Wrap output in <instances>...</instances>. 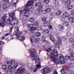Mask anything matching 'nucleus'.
I'll return each mask as SVG.
<instances>
[{
    "label": "nucleus",
    "mask_w": 74,
    "mask_h": 74,
    "mask_svg": "<svg viewBox=\"0 0 74 74\" xmlns=\"http://www.w3.org/2000/svg\"><path fill=\"white\" fill-rule=\"evenodd\" d=\"M73 49H70L69 50V53H71L70 54H71V53H74V52H73Z\"/></svg>",
    "instance_id": "nucleus-48"
},
{
    "label": "nucleus",
    "mask_w": 74,
    "mask_h": 74,
    "mask_svg": "<svg viewBox=\"0 0 74 74\" xmlns=\"http://www.w3.org/2000/svg\"><path fill=\"white\" fill-rule=\"evenodd\" d=\"M42 38L41 39L42 42H45V39L46 38V36L44 35L42 36Z\"/></svg>",
    "instance_id": "nucleus-24"
},
{
    "label": "nucleus",
    "mask_w": 74,
    "mask_h": 74,
    "mask_svg": "<svg viewBox=\"0 0 74 74\" xmlns=\"http://www.w3.org/2000/svg\"><path fill=\"white\" fill-rule=\"evenodd\" d=\"M2 7L3 8V9H6L7 8H8V6L7 5H4L3 6H2Z\"/></svg>",
    "instance_id": "nucleus-45"
},
{
    "label": "nucleus",
    "mask_w": 74,
    "mask_h": 74,
    "mask_svg": "<svg viewBox=\"0 0 74 74\" xmlns=\"http://www.w3.org/2000/svg\"><path fill=\"white\" fill-rule=\"evenodd\" d=\"M58 42L57 43V42H56V43L55 45L56 48H59V47H60V44H61V43H62V42L59 38L58 39Z\"/></svg>",
    "instance_id": "nucleus-12"
},
{
    "label": "nucleus",
    "mask_w": 74,
    "mask_h": 74,
    "mask_svg": "<svg viewBox=\"0 0 74 74\" xmlns=\"http://www.w3.org/2000/svg\"><path fill=\"white\" fill-rule=\"evenodd\" d=\"M66 39H67V38L66 37H63L62 38V40L63 41H65V40H66Z\"/></svg>",
    "instance_id": "nucleus-47"
},
{
    "label": "nucleus",
    "mask_w": 74,
    "mask_h": 74,
    "mask_svg": "<svg viewBox=\"0 0 74 74\" xmlns=\"http://www.w3.org/2000/svg\"><path fill=\"white\" fill-rule=\"evenodd\" d=\"M52 71L53 70V67H51L50 69L49 68H46L43 69L41 71V72L43 74H46V73H48L49 71Z\"/></svg>",
    "instance_id": "nucleus-2"
},
{
    "label": "nucleus",
    "mask_w": 74,
    "mask_h": 74,
    "mask_svg": "<svg viewBox=\"0 0 74 74\" xmlns=\"http://www.w3.org/2000/svg\"><path fill=\"white\" fill-rule=\"evenodd\" d=\"M34 26H33L32 27H31V28L29 30V31L30 32V30H32V31H33V30H34L35 29H36V28L34 27Z\"/></svg>",
    "instance_id": "nucleus-33"
},
{
    "label": "nucleus",
    "mask_w": 74,
    "mask_h": 74,
    "mask_svg": "<svg viewBox=\"0 0 74 74\" xmlns=\"http://www.w3.org/2000/svg\"><path fill=\"white\" fill-rule=\"evenodd\" d=\"M37 69H36L35 68V69L34 70V73L36 72V71H37Z\"/></svg>",
    "instance_id": "nucleus-64"
},
{
    "label": "nucleus",
    "mask_w": 74,
    "mask_h": 74,
    "mask_svg": "<svg viewBox=\"0 0 74 74\" xmlns=\"http://www.w3.org/2000/svg\"><path fill=\"white\" fill-rule=\"evenodd\" d=\"M46 4V7H49V5L48 4Z\"/></svg>",
    "instance_id": "nucleus-62"
},
{
    "label": "nucleus",
    "mask_w": 74,
    "mask_h": 74,
    "mask_svg": "<svg viewBox=\"0 0 74 74\" xmlns=\"http://www.w3.org/2000/svg\"><path fill=\"white\" fill-rule=\"evenodd\" d=\"M70 56H66L65 57V59L66 60H69V59H70Z\"/></svg>",
    "instance_id": "nucleus-42"
},
{
    "label": "nucleus",
    "mask_w": 74,
    "mask_h": 74,
    "mask_svg": "<svg viewBox=\"0 0 74 74\" xmlns=\"http://www.w3.org/2000/svg\"><path fill=\"white\" fill-rule=\"evenodd\" d=\"M55 6L52 5L51 6V8L52 9H54V8H55Z\"/></svg>",
    "instance_id": "nucleus-56"
},
{
    "label": "nucleus",
    "mask_w": 74,
    "mask_h": 74,
    "mask_svg": "<svg viewBox=\"0 0 74 74\" xmlns=\"http://www.w3.org/2000/svg\"><path fill=\"white\" fill-rule=\"evenodd\" d=\"M53 74H58V72H57V71H55L53 73Z\"/></svg>",
    "instance_id": "nucleus-54"
},
{
    "label": "nucleus",
    "mask_w": 74,
    "mask_h": 74,
    "mask_svg": "<svg viewBox=\"0 0 74 74\" xmlns=\"http://www.w3.org/2000/svg\"><path fill=\"white\" fill-rule=\"evenodd\" d=\"M59 59L61 62V64H63V63H64L65 61H64V57H63V56H62Z\"/></svg>",
    "instance_id": "nucleus-13"
},
{
    "label": "nucleus",
    "mask_w": 74,
    "mask_h": 74,
    "mask_svg": "<svg viewBox=\"0 0 74 74\" xmlns=\"http://www.w3.org/2000/svg\"><path fill=\"white\" fill-rule=\"evenodd\" d=\"M5 65H3L2 66V69L5 72L7 73H8V71H7V66H9V62H7L5 63Z\"/></svg>",
    "instance_id": "nucleus-8"
},
{
    "label": "nucleus",
    "mask_w": 74,
    "mask_h": 74,
    "mask_svg": "<svg viewBox=\"0 0 74 74\" xmlns=\"http://www.w3.org/2000/svg\"><path fill=\"white\" fill-rule=\"evenodd\" d=\"M31 55L32 56V59L33 60H34V59L33 58L35 59L36 58H36H37V56H35V53L33 52H32V53H31Z\"/></svg>",
    "instance_id": "nucleus-16"
},
{
    "label": "nucleus",
    "mask_w": 74,
    "mask_h": 74,
    "mask_svg": "<svg viewBox=\"0 0 74 74\" xmlns=\"http://www.w3.org/2000/svg\"><path fill=\"white\" fill-rule=\"evenodd\" d=\"M30 32L31 34H34V32H33V31L31 30V32Z\"/></svg>",
    "instance_id": "nucleus-57"
},
{
    "label": "nucleus",
    "mask_w": 74,
    "mask_h": 74,
    "mask_svg": "<svg viewBox=\"0 0 74 74\" xmlns=\"http://www.w3.org/2000/svg\"><path fill=\"white\" fill-rule=\"evenodd\" d=\"M35 19L34 18H30L29 19V22H30L33 23Z\"/></svg>",
    "instance_id": "nucleus-27"
},
{
    "label": "nucleus",
    "mask_w": 74,
    "mask_h": 74,
    "mask_svg": "<svg viewBox=\"0 0 74 74\" xmlns=\"http://www.w3.org/2000/svg\"><path fill=\"white\" fill-rule=\"evenodd\" d=\"M36 36L37 37H40V36H41V34L40 32H36Z\"/></svg>",
    "instance_id": "nucleus-41"
},
{
    "label": "nucleus",
    "mask_w": 74,
    "mask_h": 74,
    "mask_svg": "<svg viewBox=\"0 0 74 74\" xmlns=\"http://www.w3.org/2000/svg\"><path fill=\"white\" fill-rule=\"evenodd\" d=\"M56 57H54L50 58L51 60L53 62H55V64H59L60 63L61 64V62L60 61L59 59H57Z\"/></svg>",
    "instance_id": "nucleus-6"
},
{
    "label": "nucleus",
    "mask_w": 74,
    "mask_h": 74,
    "mask_svg": "<svg viewBox=\"0 0 74 74\" xmlns=\"http://www.w3.org/2000/svg\"><path fill=\"white\" fill-rule=\"evenodd\" d=\"M17 67H18V64H15L14 65V66L12 67V69L13 70H15L17 68Z\"/></svg>",
    "instance_id": "nucleus-28"
},
{
    "label": "nucleus",
    "mask_w": 74,
    "mask_h": 74,
    "mask_svg": "<svg viewBox=\"0 0 74 74\" xmlns=\"http://www.w3.org/2000/svg\"><path fill=\"white\" fill-rule=\"evenodd\" d=\"M71 3V1L69 0H68L66 1L65 2L66 5H70Z\"/></svg>",
    "instance_id": "nucleus-25"
},
{
    "label": "nucleus",
    "mask_w": 74,
    "mask_h": 74,
    "mask_svg": "<svg viewBox=\"0 0 74 74\" xmlns=\"http://www.w3.org/2000/svg\"><path fill=\"white\" fill-rule=\"evenodd\" d=\"M72 6H71L70 5H69L67 7V9L68 10H71L72 9Z\"/></svg>",
    "instance_id": "nucleus-34"
},
{
    "label": "nucleus",
    "mask_w": 74,
    "mask_h": 74,
    "mask_svg": "<svg viewBox=\"0 0 74 74\" xmlns=\"http://www.w3.org/2000/svg\"><path fill=\"white\" fill-rule=\"evenodd\" d=\"M40 42L39 38H35L34 39V42L35 43H39Z\"/></svg>",
    "instance_id": "nucleus-23"
},
{
    "label": "nucleus",
    "mask_w": 74,
    "mask_h": 74,
    "mask_svg": "<svg viewBox=\"0 0 74 74\" xmlns=\"http://www.w3.org/2000/svg\"><path fill=\"white\" fill-rule=\"evenodd\" d=\"M63 25L64 26H67L69 25V23L68 22H65L63 23Z\"/></svg>",
    "instance_id": "nucleus-38"
},
{
    "label": "nucleus",
    "mask_w": 74,
    "mask_h": 74,
    "mask_svg": "<svg viewBox=\"0 0 74 74\" xmlns=\"http://www.w3.org/2000/svg\"><path fill=\"white\" fill-rule=\"evenodd\" d=\"M33 2L32 1H30L27 4V6H26L24 9V11H26V12H29V10L28 7L29 6H31L33 5Z\"/></svg>",
    "instance_id": "nucleus-3"
},
{
    "label": "nucleus",
    "mask_w": 74,
    "mask_h": 74,
    "mask_svg": "<svg viewBox=\"0 0 74 74\" xmlns=\"http://www.w3.org/2000/svg\"><path fill=\"white\" fill-rule=\"evenodd\" d=\"M13 21H14V22H13L12 23V25H14V24H17V23H18V20L16 19V18L14 19Z\"/></svg>",
    "instance_id": "nucleus-17"
},
{
    "label": "nucleus",
    "mask_w": 74,
    "mask_h": 74,
    "mask_svg": "<svg viewBox=\"0 0 74 74\" xmlns=\"http://www.w3.org/2000/svg\"><path fill=\"white\" fill-rule=\"evenodd\" d=\"M3 3L5 4H8L9 3V1L8 0H5L3 1Z\"/></svg>",
    "instance_id": "nucleus-31"
},
{
    "label": "nucleus",
    "mask_w": 74,
    "mask_h": 74,
    "mask_svg": "<svg viewBox=\"0 0 74 74\" xmlns=\"http://www.w3.org/2000/svg\"><path fill=\"white\" fill-rule=\"evenodd\" d=\"M69 41L70 42H74V38H69Z\"/></svg>",
    "instance_id": "nucleus-30"
},
{
    "label": "nucleus",
    "mask_w": 74,
    "mask_h": 74,
    "mask_svg": "<svg viewBox=\"0 0 74 74\" xmlns=\"http://www.w3.org/2000/svg\"><path fill=\"white\" fill-rule=\"evenodd\" d=\"M71 14L72 15H73V16H74V10H73L72 11H71Z\"/></svg>",
    "instance_id": "nucleus-51"
},
{
    "label": "nucleus",
    "mask_w": 74,
    "mask_h": 74,
    "mask_svg": "<svg viewBox=\"0 0 74 74\" xmlns=\"http://www.w3.org/2000/svg\"><path fill=\"white\" fill-rule=\"evenodd\" d=\"M29 13L27 12H25L24 14V16H25L26 17H27V16H29Z\"/></svg>",
    "instance_id": "nucleus-35"
},
{
    "label": "nucleus",
    "mask_w": 74,
    "mask_h": 74,
    "mask_svg": "<svg viewBox=\"0 0 74 74\" xmlns=\"http://www.w3.org/2000/svg\"><path fill=\"white\" fill-rule=\"evenodd\" d=\"M36 3L35 5L36 7H38L37 8L38 10H40V9H42V5H41V2L39 0L37 1H36Z\"/></svg>",
    "instance_id": "nucleus-5"
},
{
    "label": "nucleus",
    "mask_w": 74,
    "mask_h": 74,
    "mask_svg": "<svg viewBox=\"0 0 74 74\" xmlns=\"http://www.w3.org/2000/svg\"><path fill=\"white\" fill-rule=\"evenodd\" d=\"M50 39L51 40V41H53V42H55V39H54V38L52 36H51L50 37Z\"/></svg>",
    "instance_id": "nucleus-43"
},
{
    "label": "nucleus",
    "mask_w": 74,
    "mask_h": 74,
    "mask_svg": "<svg viewBox=\"0 0 74 74\" xmlns=\"http://www.w3.org/2000/svg\"><path fill=\"white\" fill-rule=\"evenodd\" d=\"M49 29H52V26L50 25L49 26Z\"/></svg>",
    "instance_id": "nucleus-61"
},
{
    "label": "nucleus",
    "mask_w": 74,
    "mask_h": 74,
    "mask_svg": "<svg viewBox=\"0 0 74 74\" xmlns=\"http://www.w3.org/2000/svg\"><path fill=\"white\" fill-rule=\"evenodd\" d=\"M40 67H41L40 64H36V69H40Z\"/></svg>",
    "instance_id": "nucleus-29"
},
{
    "label": "nucleus",
    "mask_w": 74,
    "mask_h": 74,
    "mask_svg": "<svg viewBox=\"0 0 74 74\" xmlns=\"http://www.w3.org/2000/svg\"><path fill=\"white\" fill-rule=\"evenodd\" d=\"M17 32H14L13 33V34L14 35L18 37H20L21 36V32H19V28H17Z\"/></svg>",
    "instance_id": "nucleus-7"
},
{
    "label": "nucleus",
    "mask_w": 74,
    "mask_h": 74,
    "mask_svg": "<svg viewBox=\"0 0 74 74\" xmlns=\"http://www.w3.org/2000/svg\"><path fill=\"white\" fill-rule=\"evenodd\" d=\"M70 59L71 60H74V53H73L71 54H70Z\"/></svg>",
    "instance_id": "nucleus-14"
},
{
    "label": "nucleus",
    "mask_w": 74,
    "mask_h": 74,
    "mask_svg": "<svg viewBox=\"0 0 74 74\" xmlns=\"http://www.w3.org/2000/svg\"><path fill=\"white\" fill-rule=\"evenodd\" d=\"M15 63V61L14 60L12 61L11 62V64L12 65V64H14Z\"/></svg>",
    "instance_id": "nucleus-52"
},
{
    "label": "nucleus",
    "mask_w": 74,
    "mask_h": 74,
    "mask_svg": "<svg viewBox=\"0 0 74 74\" xmlns=\"http://www.w3.org/2000/svg\"><path fill=\"white\" fill-rule=\"evenodd\" d=\"M60 72L61 73V74H64L65 73H64V71H63V69H61L60 71Z\"/></svg>",
    "instance_id": "nucleus-50"
},
{
    "label": "nucleus",
    "mask_w": 74,
    "mask_h": 74,
    "mask_svg": "<svg viewBox=\"0 0 74 74\" xmlns=\"http://www.w3.org/2000/svg\"><path fill=\"white\" fill-rule=\"evenodd\" d=\"M45 42L47 44H49V42L47 41H46Z\"/></svg>",
    "instance_id": "nucleus-60"
},
{
    "label": "nucleus",
    "mask_w": 74,
    "mask_h": 74,
    "mask_svg": "<svg viewBox=\"0 0 74 74\" xmlns=\"http://www.w3.org/2000/svg\"><path fill=\"white\" fill-rule=\"evenodd\" d=\"M25 71V68H22V67H19L17 70V71H19L20 73H23Z\"/></svg>",
    "instance_id": "nucleus-10"
},
{
    "label": "nucleus",
    "mask_w": 74,
    "mask_h": 74,
    "mask_svg": "<svg viewBox=\"0 0 74 74\" xmlns=\"http://www.w3.org/2000/svg\"><path fill=\"white\" fill-rule=\"evenodd\" d=\"M71 21L73 23H74V18L72 19Z\"/></svg>",
    "instance_id": "nucleus-63"
},
{
    "label": "nucleus",
    "mask_w": 74,
    "mask_h": 74,
    "mask_svg": "<svg viewBox=\"0 0 74 74\" xmlns=\"http://www.w3.org/2000/svg\"><path fill=\"white\" fill-rule=\"evenodd\" d=\"M35 60H36V64H40V58L38 57H35V59L34 58H33Z\"/></svg>",
    "instance_id": "nucleus-11"
},
{
    "label": "nucleus",
    "mask_w": 74,
    "mask_h": 74,
    "mask_svg": "<svg viewBox=\"0 0 74 74\" xmlns=\"http://www.w3.org/2000/svg\"><path fill=\"white\" fill-rule=\"evenodd\" d=\"M45 2L44 3L45 4H48L49 2V0H44Z\"/></svg>",
    "instance_id": "nucleus-37"
},
{
    "label": "nucleus",
    "mask_w": 74,
    "mask_h": 74,
    "mask_svg": "<svg viewBox=\"0 0 74 74\" xmlns=\"http://www.w3.org/2000/svg\"><path fill=\"white\" fill-rule=\"evenodd\" d=\"M61 14V12H60V11L59 10H58L56 12V14L58 16L60 15Z\"/></svg>",
    "instance_id": "nucleus-36"
},
{
    "label": "nucleus",
    "mask_w": 74,
    "mask_h": 74,
    "mask_svg": "<svg viewBox=\"0 0 74 74\" xmlns=\"http://www.w3.org/2000/svg\"><path fill=\"white\" fill-rule=\"evenodd\" d=\"M69 16V14L65 12L62 14V17L64 18H65Z\"/></svg>",
    "instance_id": "nucleus-15"
},
{
    "label": "nucleus",
    "mask_w": 74,
    "mask_h": 74,
    "mask_svg": "<svg viewBox=\"0 0 74 74\" xmlns=\"http://www.w3.org/2000/svg\"><path fill=\"white\" fill-rule=\"evenodd\" d=\"M44 32L46 33H49V31L47 29H45L44 31Z\"/></svg>",
    "instance_id": "nucleus-49"
},
{
    "label": "nucleus",
    "mask_w": 74,
    "mask_h": 74,
    "mask_svg": "<svg viewBox=\"0 0 74 74\" xmlns=\"http://www.w3.org/2000/svg\"><path fill=\"white\" fill-rule=\"evenodd\" d=\"M2 20H3V21H5V18H6V17H7V16H6V15L5 14H4L2 16Z\"/></svg>",
    "instance_id": "nucleus-32"
},
{
    "label": "nucleus",
    "mask_w": 74,
    "mask_h": 74,
    "mask_svg": "<svg viewBox=\"0 0 74 74\" xmlns=\"http://www.w3.org/2000/svg\"><path fill=\"white\" fill-rule=\"evenodd\" d=\"M67 36H71V33H70V32H67Z\"/></svg>",
    "instance_id": "nucleus-46"
},
{
    "label": "nucleus",
    "mask_w": 74,
    "mask_h": 74,
    "mask_svg": "<svg viewBox=\"0 0 74 74\" xmlns=\"http://www.w3.org/2000/svg\"><path fill=\"white\" fill-rule=\"evenodd\" d=\"M58 55V51L57 50L55 49H54L53 51V53H51V55H49V56H48V57H49L50 58H53L54 57H56Z\"/></svg>",
    "instance_id": "nucleus-4"
},
{
    "label": "nucleus",
    "mask_w": 74,
    "mask_h": 74,
    "mask_svg": "<svg viewBox=\"0 0 74 74\" xmlns=\"http://www.w3.org/2000/svg\"><path fill=\"white\" fill-rule=\"evenodd\" d=\"M45 23L46 24H47V25H48L49 23V21H46V22H45L44 23Z\"/></svg>",
    "instance_id": "nucleus-58"
},
{
    "label": "nucleus",
    "mask_w": 74,
    "mask_h": 74,
    "mask_svg": "<svg viewBox=\"0 0 74 74\" xmlns=\"http://www.w3.org/2000/svg\"><path fill=\"white\" fill-rule=\"evenodd\" d=\"M43 12H50L51 11V9H47L45 10H44Z\"/></svg>",
    "instance_id": "nucleus-26"
},
{
    "label": "nucleus",
    "mask_w": 74,
    "mask_h": 74,
    "mask_svg": "<svg viewBox=\"0 0 74 74\" xmlns=\"http://www.w3.org/2000/svg\"><path fill=\"white\" fill-rule=\"evenodd\" d=\"M72 67V64L70 63L68 65H67L66 66V72L64 74H70V73L69 72V69L71 68Z\"/></svg>",
    "instance_id": "nucleus-9"
},
{
    "label": "nucleus",
    "mask_w": 74,
    "mask_h": 74,
    "mask_svg": "<svg viewBox=\"0 0 74 74\" xmlns=\"http://www.w3.org/2000/svg\"><path fill=\"white\" fill-rule=\"evenodd\" d=\"M36 23H34V24H28L27 25V27H29L30 28H31L32 27H33V26H37V24H36Z\"/></svg>",
    "instance_id": "nucleus-18"
},
{
    "label": "nucleus",
    "mask_w": 74,
    "mask_h": 74,
    "mask_svg": "<svg viewBox=\"0 0 74 74\" xmlns=\"http://www.w3.org/2000/svg\"><path fill=\"white\" fill-rule=\"evenodd\" d=\"M10 17L7 20L6 23L7 24H10V25H12V23H11L13 20L16 18V16H15V12L13 13L9 14Z\"/></svg>",
    "instance_id": "nucleus-1"
},
{
    "label": "nucleus",
    "mask_w": 74,
    "mask_h": 74,
    "mask_svg": "<svg viewBox=\"0 0 74 74\" xmlns=\"http://www.w3.org/2000/svg\"><path fill=\"white\" fill-rule=\"evenodd\" d=\"M47 52H49L50 53H53L52 52H53V51L52 49L49 48L47 49Z\"/></svg>",
    "instance_id": "nucleus-21"
},
{
    "label": "nucleus",
    "mask_w": 74,
    "mask_h": 74,
    "mask_svg": "<svg viewBox=\"0 0 74 74\" xmlns=\"http://www.w3.org/2000/svg\"><path fill=\"white\" fill-rule=\"evenodd\" d=\"M0 24L1 25V27H4V25H5V24L3 22L0 23Z\"/></svg>",
    "instance_id": "nucleus-44"
},
{
    "label": "nucleus",
    "mask_w": 74,
    "mask_h": 74,
    "mask_svg": "<svg viewBox=\"0 0 74 74\" xmlns=\"http://www.w3.org/2000/svg\"><path fill=\"white\" fill-rule=\"evenodd\" d=\"M13 29V27L12 26L10 29V32H11V33L12 32V29Z\"/></svg>",
    "instance_id": "nucleus-55"
},
{
    "label": "nucleus",
    "mask_w": 74,
    "mask_h": 74,
    "mask_svg": "<svg viewBox=\"0 0 74 74\" xmlns=\"http://www.w3.org/2000/svg\"><path fill=\"white\" fill-rule=\"evenodd\" d=\"M62 56V55H60V54H58V55H57V56H56V57H57V59H60V58H61V57Z\"/></svg>",
    "instance_id": "nucleus-39"
},
{
    "label": "nucleus",
    "mask_w": 74,
    "mask_h": 74,
    "mask_svg": "<svg viewBox=\"0 0 74 74\" xmlns=\"http://www.w3.org/2000/svg\"><path fill=\"white\" fill-rule=\"evenodd\" d=\"M18 39H21L23 41L25 39V36H22V33L21 32V36L20 37H18Z\"/></svg>",
    "instance_id": "nucleus-20"
},
{
    "label": "nucleus",
    "mask_w": 74,
    "mask_h": 74,
    "mask_svg": "<svg viewBox=\"0 0 74 74\" xmlns=\"http://www.w3.org/2000/svg\"><path fill=\"white\" fill-rule=\"evenodd\" d=\"M44 26L45 27L48 26V24H46L45 23H44Z\"/></svg>",
    "instance_id": "nucleus-59"
},
{
    "label": "nucleus",
    "mask_w": 74,
    "mask_h": 74,
    "mask_svg": "<svg viewBox=\"0 0 74 74\" xmlns=\"http://www.w3.org/2000/svg\"><path fill=\"white\" fill-rule=\"evenodd\" d=\"M47 19V18L44 17L42 18V21H43V22H45Z\"/></svg>",
    "instance_id": "nucleus-40"
},
{
    "label": "nucleus",
    "mask_w": 74,
    "mask_h": 74,
    "mask_svg": "<svg viewBox=\"0 0 74 74\" xmlns=\"http://www.w3.org/2000/svg\"><path fill=\"white\" fill-rule=\"evenodd\" d=\"M19 12L20 14V15H21V14H22L23 13V10H20L19 11Z\"/></svg>",
    "instance_id": "nucleus-53"
},
{
    "label": "nucleus",
    "mask_w": 74,
    "mask_h": 74,
    "mask_svg": "<svg viewBox=\"0 0 74 74\" xmlns=\"http://www.w3.org/2000/svg\"><path fill=\"white\" fill-rule=\"evenodd\" d=\"M58 27L59 28V30H60L61 31L63 30H64V27L62 26L61 25H58Z\"/></svg>",
    "instance_id": "nucleus-19"
},
{
    "label": "nucleus",
    "mask_w": 74,
    "mask_h": 74,
    "mask_svg": "<svg viewBox=\"0 0 74 74\" xmlns=\"http://www.w3.org/2000/svg\"><path fill=\"white\" fill-rule=\"evenodd\" d=\"M8 69H9L10 70H9L8 72L9 73H12V67L11 66H8Z\"/></svg>",
    "instance_id": "nucleus-22"
}]
</instances>
